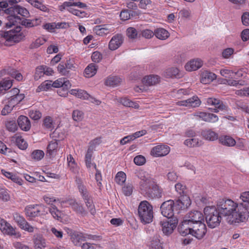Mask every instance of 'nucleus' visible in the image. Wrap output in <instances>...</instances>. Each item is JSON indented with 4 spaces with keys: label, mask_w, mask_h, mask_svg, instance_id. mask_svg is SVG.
I'll use <instances>...</instances> for the list:
<instances>
[{
    "label": "nucleus",
    "mask_w": 249,
    "mask_h": 249,
    "mask_svg": "<svg viewBox=\"0 0 249 249\" xmlns=\"http://www.w3.org/2000/svg\"><path fill=\"white\" fill-rule=\"evenodd\" d=\"M238 204L230 199H219L217 203V209L221 215L228 216L230 224L245 222L249 216V213L239 210Z\"/></svg>",
    "instance_id": "1"
},
{
    "label": "nucleus",
    "mask_w": 249,
    "mask_h": 249,
    "mask_svg": "<svg viewBox=\"0 0 249 249\" xmlns=\"http://www.w3.org/2000/svg\"><path fill=\"white\" fill-rule=\"evenodd\" d=\"M135 174L141 181L139 182L141 193L150 198H160L164 195L163 189L159 186L155 179L143 170H136Z\"/></svg>",
    "instance_id": "2"
},
{
    "label": "nucleus",
    "mask_w": 249,
    "mask_h": 249,
    "mask_svg": "<svg viewBox=\"0 0 249 249\" xmlns=\"http://www.w3.org/2000/svg\"><path fill=\"white\" fill-rule=\"evenodd\" d=\"M19 0H6L0 2V6L2 8H7L5 12L6 14L14 17L15 19L21 20V18L17 15L19 14L24 17H28L29 12L25 8L16 4Z\"/></svg>",
    "instance_id": "3"
},
{
    "label": "nucleus",
    "mask_w": 249,
    "mask_h": 249,
    "mask_svg": "<svg viewBox=\"0 0 249 249\" xmlns=\"http://www.w3.org/2000/svg\"><path fill=\"white\" fill-rule=\"evenodd\" d=\"M178 231L179 233L183 236L191 234L200 240L204 237L207 232V228L203 222L196 223L188 227H178Z\"/></svg>",
    "instance_id": "4"
},
{
    "label": "nucleus",
    "mask_w": 249,
    "mask_h": 249,
    "mask_svg": "<svg viewBox=\"0 0 249 249\" xmlns=\"http://www.w3.org/2000/svg\"><path fill=\"white\" fill-rule=\"evenodd\" d=\"M138 213L140 221L143 224L152 222L154 217L153 207L148 201L143 200L140 203Z\"/></svg>",
    "instance_id": "5"
},
{
    "label": "nucleus",
    "mask_w": 249,
    "mask_h": 249,
    "mask_svg": "<svg viewBox=\"0 0 249 249\" xmlns=\"http://www.w3.org/2000/svg\"><path fill=\"white\" fill-rule=\"evenodd\" d=\"M204 213L209 227L214 228L220 224L222 218L221 213L217 208L206 207L204 208Z\"/></svg>",
    "instance_id": "6"
},
{
    "label": "nucleus",
    "mask_w": 249,
    "mask_h": 249,
    "mask_svg": "<svg viewBox=\"0 0 249 249\" xmlns=\"http://www.w3.org/2000/svg\"><path fill=\"white\" fill-rule=\"evenodd\" d=\"M204 222V216L202 213L198 211H193L188 213L185 219L183 220L181 224L178 227H188L196 223Z\"/></svg>",
    "instance_id": "7"
},
{
    "label": "nucleus",
    "mask_w": 249,
    "mask_h": 249,
    "mask_svg": "<svg viewBox=\"0 0 249 249\" xmlns=\"http://www.w3.org/2000/svg\"><path fill=\"white\" fill-rule=\"evenodd\" d=\"M21 27L16 26L14 29L3 33V37L8 42H18L24 37L22 33L20 32Z\"/></svg>",
    "instance_id": "8"
},
{
    "label": "nucleus",
    "mask_w": 249,
    "mask_h": 249,
    "mask_svg": "<svg viewBox=\"0 0 249 249\" xmlns=\"http://www.w3.org/2000/svg\"><path fill=\"white\" fill-rule=\"evenodd\" d=\"M174 201L171 199L163 202L160 207L162 215L168 219H171L173 217H176L174 215Z\"/></svg>",
    "instance_id": "9"
},
{
    "label": "nucleus",
    "mask_w": 249,
    "mask_h": 249,
    "mask_svg": "<svg viewBox=\"0 0 249 249\" xmlns=\"http://www.w3.org/2000/svg\"><path fill=\"white\" fill-rule=\"evenodd\" d=\"M178 219L177 217H173L166 221L160 222L163 233L166 235L171 234L177 226Z\"/></svg>",
    "instance_id": "10"
},
{
    "label": "nucleus",
    "mask_w": 249,
    "mask_h": 249,
    "mask_svg": "<svg viewBox=\"0 0 249 249\" xmlns=\"http://www.w3.org/2000/svg\"><path fill=\"white\" fill-rule=\"evenodd\" d=\"M44 209L43 205H30L27 206L25 208V213L26 216L28 217L29 219H32L42 214L41 213L42 209Z\"/></svg>",
    "instance_id": "11"
},
{
    "label": "nucleus",
    "mask_w": 249,
    "mask_h": 249,
    "mask_svg": "<svg viewBox=\"0 0 249 249\" xmlns=\"http://www.w3.org/2000/svg\"><path fill=\"white\" fill-rule=\"evenodd\" d=\"M170 152V147L166 145L160 144L154 146L151 151V155L155 157H163Z\"/></svg>",
    "instance_id": "12"
},
{
    "label": "nucleus",
    "mask_w": 249,
    "mask_h": 249,
    "mask_svg": "<svg viewBox=\"0 0 249 249\" xmlns=\"http://www.w3.org/2000/svg\"><path fill=\"white\" fill-rule=\"evenodd\" d=\"M14 219L22 230L29 232H34V227L31 226L23 216L16 213L14 214Z\"/></svg>",
    "instance_id": "13"
},
{
    "label": "nucleus",
    "mask_w": 249,
    "mask_h": 249,
    "mask_svg": "<svg viewBox=\"0 0 249 249\" xmlns=\"http://www.w3.org/2000/svg\"><path fill=\"white\" fill-rule=\"evenodd\" d=\"M200 104L201 101L196 96H194L188 99L179 101L177 102V104L178 106L192 107H198L200 105Z\"/></svg>",
    "instance_id": "14"
},
{
    "label": "nucleus",
    "mask_w": 249,
    "mask_h": 249,
    "mask_svg": "<svg viewBox=\"0 0 249 249\" xmlns=\"http://www.w3.org/2000/svg\"><path fill=\"white\" fill-rule=\"evenodd\" d=\"M206 103L209 106L217 107V108L221 111L228 112L230 110L229 107L219 99L213 97L208 98L206 99Z\"/></svg>",
    "instance_id": "15"
},
{
    "label": "nucleus",
    "mask_w": 249,
    "mask_h": 249,
    "mask_svg": "<svg viewBox=\"0 0 249 249\" xmlns=\"http://www.w3.org/2000/svg\"><path fill=\"white\" fill-rule=\"evenodd\" d=\"M86 205L91 214L94 215L96 213V210L94 205L92 197L89 195L88 192L81 195Z\"/></svg>",
    "instance_id": "16"
},
{
    "label": "nucleus",
    "mask_w": 249,
    "mask_h": 249,
    "mask_svg": "<svg viewBox=\"0 0 249 249\" xmlns=\"http://www.w3.org/2000/svg\"><path fill=\"white\" fill-rule=\"evenodd\" d=\"M0 230L4 233L10 235H17L15 230L4 219H0Z\"/></svg>",
    "instance_id": "17"
},
{
    "label": "nucleus",
    "mask_w": 249,
    "mask_h": 249,
    "mask_svg": "<svg viewBox=\"0 0 249 249\" xmlns=\"http://www.w3.org/2000/svg\"><path fill=\"white\" fill-rule=\"evenodd\" d=\"M191 202L187 196L179 197V198L175 202L174 208L178 209H185L190 206Z\"/></svg>",
    "instance_id": "18"
},
{
    "label": "nucleus",
    "mask_w": 249,
    "mask_h": 249,
    "mask_svg": "<svg viewBox=\"0 0 249 249\" xmlns=\"http://www.w3.org/2000/svg\"><path fill=\"white\" fill-rule=\"evenodd\" d=\"M240 199L242 200V202L238 203L239 207V210L241 211L244 212V209H246V212L249 213V192H245L242 193L240 195Z\"/></svg>",
    "instance_id": "19"
},
{
    "label": "nucleus",
    "mask_w": 249,
    "mask_h": 249,
    "mask_svg": "<svg viewBox=\"0 0 249 249\" xmlns=\"http://www.w3.org/2000/svg\"><path fill=\"white\" fill-rule=\"evenodd\" d=\"M123 42L122 36L121 35L117 34L113 36L110 40L108 48L111 50H115L121 45Z\"/></svg>",
    "instance_id": "20"
},
{
    "label": "nucleus",
    "mask_w": 249,
    "mask_h": 249,
    "mask_svg": "<svg viewBox=\"0 0 249 249\" xmlns=\"http://www.w3.org/2000/svg\"><path fill=\"white\" fill-rule=\"evenodd\" d=\"M71 86L69 81L64 78H59L52 83L53 87L64 89L65 91L66 89H69Z\"/></svg>",
    "instance_id": "21"
},
{
    "label": "nucleus",
    "mask_w": 249,
    "mask_h": 249,
    "mask_svg": "<svg viewBox=\"0 0 249 249\" xmlns=\"http://www.w3.org/2000/svg\"><path fill=\"white\" fill-rule=\"evenodd\" d=\"M19 127L25 131H28L31 128V123L29 119L26 116L21 115L18 119Z\"/></svg>",
    "instance_id": "22"
},
{
    "label": "nucleus",
    "mask_w": 249,
    "mask_h": 249,
    "mask_svg": "<svg viewBox=\"0 0 249 249\" xmlns=\"http://www.w3.org/2000/svg\"><path fill=\"white\" fill-rule=\"evenodd\" d=\"M216 78V76L214 73L205 71L201 73L200 81L202 84H207L215 79Z\"/></svg>",
    "instance_id": "23"
},
{
    "label": "nucleus",
    "mask_w": 249,
    "mask_h": 249,
    "mask_svg": "<svg viewBox=\"0 0 249 249\" xmlns=\"http://www.w3.org/2000/svg\"><path fill=\"white\" fill-rule=\"evenodd\" d=\"M202 66V61L200 59H194L185 65V68L187 71H196Z\"/></svg>",
    "instance_id": "24"
},
{
    "label": "nucleus",
    "mask_w": 249,
    "mask_h": 249,
    "mask_svg": "<svg viewBox=\"0 0 249 249\" xmlns=\"http://www.w3.org/2000/svg\"><path fill=\"white\" fill-rule=\"evenodd\" d=\"M33 240L36 249H42L46 247L45 239L42 235L40 234L35 235Z\"/></svg>",
    "instance_id": "25"
},
{
    "label": "nucleus",
    "mask_w": 249,
    "mask_h": 249,
    "mask_svg": "<svg viewBox=\"0 0 249 249\" xmlns=\"http://www.w3.org/2000/svg\"><path fill=\"white\" fill-rule=\"evenodd\" d=\"M160 78L157 75H150L144 77L143 78L142 82L147 86H154L160 82Z\"/></svg>",
    "instance_id": "26"
},
{
    "label": "nucleus",
    "mask_w": 249,
    "mask_h": 249,
    "mask_svg": "<svg viewBox=\"0 0 249 249\" xmlns=\"http://www.w3.org/2000/svg\"><path fill=\"white\" fill-rule=\"evenodd\" d=\"M201 135L206 140L213 141L218 139V134L211 129L202 131Z\"/></svg>",
    "instance_id": "27"
},
{
    "label": "nucleus",
    "mask_w": 249,
    "mask_h": 249,
    "mask_svg": "<svg viewBox=\"0 0 249 249\" xmlns=\"http://www.w3.org/2000/svg\"><path fill=\"white\" fill-rule=\"evenodd\" d=\"M58 143L56 141H51L47 146V153L50 158L54 157L57 153Z\"/></svg>",
    "instance_id": "28"
},
{
    "label": "nucleus",
    "mask_w": 249,
    "mask_h": 249,
    "mask_svg": "<svg viewBox=\"0 0 249 249\" xmlns=\"http://www.w3.org/2000/svg\"><path fill=\"white\" fill-rule=\"evenodd\" d=\"M154 35L160 40H165L169 36L168 32L163 28H158L154 31Z\"/></svg>",
    "instance_id": "29"
},
{
    "label": "nucleus",
    "mask_w": 249,
    "mask_h": 249,
    "mask_svg": "<svg viewBox=\"0 0 249 249\" xmlns=\"http://www.w3.org/2000/svg\"><path fill=\"white\" fill-rule=\"evenodd\" d=\"M97 70V66L93 63L89 64L85 70V75L86 77H91L94 76Z\"/></svg>",
    "instance_id": "30"
},
{
    "label": "nucleus",
    "mask_w": 249,
    "mask_h": 249,
    "mask_svg": "<svg viewBox=\"0 0 249 249\" xmlns=\"http://www.w3.org/2000/svg\"><path fill=\"white\" fill-rule=\"evenodd\" d=\"M71 94L84 100L88 99L89 97H90L89 94L87 91L82 89H71Z\"/></svg>",
    "instance_id": "31"
},
{
    "label": "nucleus",
    "mask_w": 249,
    "mask_h": 249,
    "mask_svg": "<svg viewBox=\"0 0 249 249\" xmlns=\"http://www.w3.org/2000/svg\"><path fill=\"white\" fill-rule=\"evenodd\" d=\"M219 141L222 144L227 146H233L236 144L235 140L229 136L220 137Z\"/></svg>",
    "instance_id": "32"
},
{
    "label": "nucleus",
    "mask_w": 249,
    "mask_h": 249,
    "mask_svg": "<svg viewBox=\"0 0 249 249\" xmlns=\"http://www.w3.org/2000/svg\"><path fill=\"white\" fill-rule=\"evenodd\" d=\"M40 19L37 18L33 20L23 19L22 20H21V24L22 25L24 26L25 27L31 28L38 25L40 24Z\"/></svg>",
    "instance_id": "33"
},
{
    "label": "nucleus",
    "mask_w": 249,
    "mask_h": 249,
    "mask_svg": "<svg viewBox=\"0 0 249 249\" xmlns=\"http://www.w3.org/2000/svg\"><path fill=\"white\" fill-rule=\"evenodd\" d=\"M13 82L11 80L4 79L0 82V94L4 93L5 91L11 88Z\"/></svg>",
    "instance_id": "34"
},
{
    "label": "nucleus",
    "mask_w": 249,
    "mask_h": 249,
    "mask_svg": "<svg viewBox=\"0 0 249 249\" xmlns=\"http://www.w3.org/2000/svg\"><path fill=\"white\" fill-rule=\"evenodd\" d=\"M120 102L125 107H133L134 108H138L139 107V105L138 103L132 102L127 97L121 98L120 99Z\"/></svg>",
    "instance_id": "35"
},
{
    "label": "nucleus",
    "mask_w": 249,
    "mask_h": 249,
    "mask_svg": "<svg viewBox=\"0 0 249 249\" xmlns=\"http://www.w3.org/2000/svg\"><path fill=\"white\" fill-rule=\"evenodd\" d=\"M235 105L237 109L249 114V107L246 102L242 100H236L235 102Z\"/></svg>",
    "instance_id": "36"
},
{
    "label": "nucleus",
    "mask_w": 249,
    "mask_h": 249,
    "mask_svg": "<svg viewBox=\"0 0 249 249\" xmlns=\"http://www.w3.org/2000/svg\"><path fill=\"white\" fill-rule=\"evenodd\" d=\"M179 70L175 67L168 68L164 72V76L167 78L178 76Z\"/></svg>",
    "instance_id": "37"
},
{
    "label": "nucleus",
    "mask_w": 249,
    "mask_h": 249,
    "mask_svg": "<svg viewBox=\"0 0 249 249\" xmlns=\"http://www.w3.org/2000/svg\"><path fill=\"white\" fill-rule=\"evenodd\" d=\"M200 142L198 139L196 137H192L186 139L184 141V143L188 147H193L200 146L201 145Z\"/></svg>",
    "instance_id": "38"
},
{
    "label": "nucleus",
    "mask_w": 249,
    "mask_h": 249,
    "mask_svg": "<svg viewBox=\"0 0 249 249\" xmlns=\"http://www.w3.org/2000/svg\"><path fill=\"white\" fill-rule=\"evenodd\" d=\"M93 151L92 146H89L85 156L86 164L87 167L89 168H90L92 165L94 166V164H92L91 163V157Z\"/></svg>",
    "instance_id": "39"
},
{
    "label": "nucleus",
    "mask_w": 249,
    "mask_h": 249,
    "mask_svg": "<svg viewBox=\"0 0 249 249\" xmlns=\"http://www.w3.org/2000/svg\"><path fill=\"white\" fill-rule=\"evenodd\" d=\"M52 87V81L46 80L42 82L37 88L36 92L40 91H47L51 89Z\"/></svg>",
    "instance_id": "40"
},
{
    "label": "nucleus",
    "mask_w": 249,
    "mask_h": 249,
    "mask_svg": "<svg viewBox=\"0 0 249 249\" xmlns=\"http://www.w3.org/2000/svg\"><path fill=\"white\" fill-rule=\"evenodd\" d=\"M121 82L120 78L117 76H110L106 81V84L109 86H116Z\"/></svg>",
    "instance_id": "41"
},
{
    "label": "nucleus",
    "mask_w": 249,
    "mask_h": 249,
    "mask_svg": "<svg viewBox=\"0 0 249 249\" xmlns=\"http://www.w3.org/2000/svg\"><path fill=\"white\" fill-rule=\"evenodd\" d=\"M73 210L77 214H80L83 216H86L87 214V212L84 208L82 204L77 203L76 204L75 207H74Z\"/></svg>",
    "instance_id": "42"
},
{
    "label": "nucleus",
    "mask_w": 249,
    "mask_h": 249,
    "mask_svg": "<svg viewBox=\"0 0 249 249\" xmlns=\"http://www.w3.org/2000/svg\"><path fill=\"white\" fill-rule=\"evenodd\" d=\"M49 212L53 218L58 219L61 216V212L55 205H52L49 208Z\"/></svg>",
    "instance_id": "43"
},
{
    "label": "nucleus",
    "mask_w": 249,
    "mask_h": 249,
    "mask_svg": "<svg viewBox=\"0 0 249 249\" xmlns=\"http://www.w3.org/2000/svg\"><path fill=\"white\" fill-rule=\"evenodd\" d=\"M32 5L43 12H48L49 11V9L45 5L37 0H35Z\"/></svg>",
    "instance_id": "44"
},
{
    "label": "nucleus",
    "mask_w": 249,
    "mask_h": 249,
    "mask_svg": "<svg viewBox=\"0 0 249 249\" xmlns=\"http://www.w3.org/2000/svg\"><path fill=\"white\" fill-rule=\"evenodd\" d=\"M16 143L18 147L21 150H25L27 148V143L21 137L18 136L16 138Z\"/></svg>",
    "instance_id": "45"
},
{
    "label": "nucleus",
    "mask_w": 249,
    "mask_h": 249,
    "mask_svg": "<svg viewBox=\"0 0 249 249\" xmlns=\"http://www.w3.org/2000/svg\"><path fill=\"white\" fill-rule=\"evenodd\" d=\"M24 98V95L23 94H18L16 96L13 97L9 100V103L11 104V105L15 106V105L18 104L21 102Z\"/></svg>",
    "instance_id": "46"
},
{
    "label": "nucleus",
    "mask_w": 249,
    "mask_h": 249,
    "mask_svg": "<svg viewBox=\"0 0 249 249\" xmlns=\"http://www.w3.org/2000/svg\"><path fill=\"white\" fill-rule=\"evenodd\" d=\"M175 189L176 191L180 195V197L184 196H187L185 194V191L186 187L185 185L182 184L181 183H178L175 185Z\"/></svg>",
    "instance_id": "47"
},
{
    "label": "nucleus",
    "mask_w": 249,
    "mask_h": 249,
    "mask_svg": "<svg viewBox=\"0 0 249 249\" xmlns=\"http://www.w3.org/2000/svg\"><path fill=\"white\" fill-rule=\"evenodd\" d=\"M44 156V153L41 150H36L34 151L32 154V158L36 160H41Z\"/></svg>",
    "instance_id": "48"
},
{
    "label": "nucleus",
    "mask_w": 249,
    "mask_h": 249,
    "mask_svg": "<svg viewBox=\"0 0 249 249\" xmlns=\"http://www.w3.org/2000/svg\"><path fill=\"white\" fill-rule=\"evenodd\" d=\"M96 34L99 36H103V35H107L109 33L108 29L106 28V25L96 26L95 28Z\"/></svg>",
    "instance_id": "49"
},
{
    "label": "nucleus",
    "mask_w": 249,
    "mask_h": 249,
    "mask_svg": "<svg viewBox=\"0 0 249 249\" xmlns=\"http://www.w3.org/2000/svg\"><path fill=\"white\" fill-rule=\"evenodd\" d=\"M126 175L123 172H119L116 175L115 180L120 185H122L125 181Z\"/></svg>",
    "instance_id": "50"
},
{
    "label": "nucleus",
    "mask_w": 249,
    "mask_h": 249,
    "mask_svg": "<svg viewBox=\"0 0 249 249\" xmlns=\"http://www.w3.org/2000/svg\"><path fill=\"white\" fill-rule=\"evenodd\" d=\"M150 247L152 249H162L160 239L154 237L151 241Z\"/></svg>",
    "instance_id": "51"
},
{
    "label": "nucleus",
    "mask_w": 249,
    "mask_h": 249,
    "mask_svg": "<svg viewBox=\"0 0 249 249\" xmlns=\"http://www.w3.org/2000/svg\"><path fill=\"white\" fill-rule=\"evenodd\" d=\"M43 125L47 129L52 130L54 128L53 120L51 117H46L43 121Z\"/></svg>",
    "instance_id": "52"
},
{
    "label": "nucleus",
    "mask_w": 249,
    "mask_h": 249,
    "mask_svg": "<svg viewBox=\"0 0 249 249\" xmlns=\"http://www.w3.org/2000/svg\"><path fill=\"white\" fill-rule=\"evenodd\" d=\"M72 242L75 246H81L84 243V240L81 235L74 234L72 236Z\"/></svg>",
    "instance_id": "53"
},
{
    "label": "nucleus",
    "mask_w": 249,
    "mask_h": 249,
    "mask_svg": "<svg viewBox=\"0 0 249 249\" xmlns=\"http://www.w3.org/2000/svg\"><path fill=\"white\" fill-rule=\"evenodd\" d=\"M84 118V113L79 110H75L72 112V118L74 121L79 122L82 120Z\"/></svg>",
    "instance_id": "54"
},
{
    "label": "nucleus",
    "mask_w": 249,
    "mask_h": 249,
    "mask_svg": "<svg viewBox=\"0 0 249 249\" xmlns=\"http://www.w3.org/2000/svg\"><path fill=\"white\" fill-rule=\"evenodd\" d=\"M133 11H128V10H124L122 11L120 13V17L122 20H127L130 18L131 16H132Z\"/></svg>",
    "instance_id": "55"
},
{
    "label": "nucleus",
    "mask_w": 249,
    "mask_h": 249,
    "mask_svg": "<svg viewBox=\"0 0 249 249\" xmlns=\"http://www.w3.org/2000/svg\"><path fill=\"white\" fill-rule=\"evenodd\" d=\"M126 35L129 38L135 39L138 37V32L133 27H129L126 30Z\"/></svg>",
    "instance_id": "56"
},
{
    "label": "nucleus",
    "mask_w": 249,
    "mask_h": 249,
    "mask_svg": "<svg viewBox=\"0 0 249 249\" xmlns=\"http://www.w3.org/2000/svg\"><path fill=\"white\" fill-rule=\"evenodd\" d=\"M46 41V40L44 38H38L30 45V48L31 49L37 48L43 45Z\"/></svg>",
    "instance_id": "57"
},
{
    "label": "nucleus",
    "mask_w": 249,
    "mask_h": 249,
    "mask_svg": "<svg viewBox=\"0 0 249 249\" xmlns=\"http://www.w3.org/2000/svg\"><path fill=\"white\" fill-rule=\"evenodd\" d=\"M57 70L62 75L69 76L71 75L70 70L67 69L62 65V63H60L57 67Z\"/></svg>",
    "instance_id": "58"
},
{
    "label": "nucleus",
    "mask_w": 249,
    "mask_h": 249,
    "mask_svg": "<svg viewBox=\"0 0 249 249\" xmlns=\"http://www.w3.org/2000/svg\"><path fill=\"white\" fill-rule=\"evenodd\" d=\"M0 198L7 201L10 199V196L6 189L0 186Z\"/></svg>",
    "instance_id": "59"
},
{
    "label": "nucleus",
    "mask_w": 249,
    "mask_h": 249,
    "mask_svg": "<svg viewBox=\"0 0 249 249\" xmlns=\"http://www.w3.org/2000/svg\"><path fill=\"white\" fill-rule=\"evenodd\" d=\"M133 187L131 184H125L123 188V191L125 196H130L133 192Z\"/></svg>",
    "instance_id": "60"
},
{
    "label": "nucleus",
    "mask_w": 249,
    "mask_h": 249,
    "mask_svg": "<svg viewBox=\"0 0 249 249\" xmlns=\"http://www.w3.org/2000/svg\"><path fill=\"white\" fill-rule=\"evenodd\" d=\"M145 162L146 159L145 157L142 155L137 156L134 159V162L137 165H142Z\"/></svg>",
    "instance_id": "61"
},
{
    "label": "nucleus",
    "mask_w": 249,
    "mask_h": 249,
    "mask_svg": "<svg viewBox=\"0 0 249 249\" xmlns=\"http://www.w3.org/2000/svg\"><path fill=\"white\" fill-rule=\"evenodd\" d=\"M6 127L9 131L14 132L17 130V125L15 121H9L6 124Z\"/></svg>",
    "instance_id": "62"
},
{
    "label": "nucleus",
    "mask_w": 249,
    "mask_h": 249,
    "mask_svg": "<svg viewBox=\"0 0 249 249\" xmlns=\"http://www.w3.org/2000/svg\"><path fill=\"white\" fill-rule=\"evenodd\" d=\"M44 66H41L36 69V71L35 75V79L36 80H38L41 76H43L45 74Z\"/></svg>",
    "instance_id": "63"
},
{
    "label": "nucleus",
    "mask_w": 249,
    "mask_h": 249,
    "mask_svg": "<svg viewBox=\"0 0 249 249\" xmlns=\"http://www.w3.org/2000/svg\"><path fill=\"white\" fill-rule=\"evenodd\" d=\"M218 117L216 115L211 113H207L206 122L211 123H214L218 122Z\"/></svg>",
    "instance_id": "64"
}]
</instances>
